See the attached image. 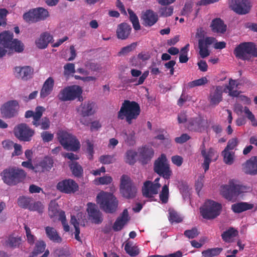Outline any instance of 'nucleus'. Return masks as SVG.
I'll return each mask as SVG.
<instances>
[{
    "label": "nucleus",
    "instance_id": "f257e3e1",
    "mask_svg": "<svg viewBox=\"0 0 257 257\" xmlns=\"http://www.w3.org/2000/svg\"><path fill=\"white\" fill-rule=\"evenodd\" d=\"M140 113V106L137 102L125 100L117 112V118L120 120L125 119L128 124H131L134 119L138 118Z\"/></svg>",
    "mask_w": 257,
    "mask_h": 257
},
{
    "label": "nucleus",
    "instance_id": "f03ea898",
    "mask_svg": "<svg viewBox=\"0 0 257 257\" xmlns=\"http://www.w3.org/2000/svg\"><path fill=\"white\" fill-rule=\"evenodd\" d=\"M252 187L237 183V181L232 179L229 181L228 184L222 186L221 194L229 201L234 200L240 194L251 192Z\"/></svg>",
    "mask_w": 257,
    "mask_h": 257
},
{
    "label": "nucleus",
    "instance_id": "7ed1b4c3",
    "mask_svg": "<svg viewBox=\"0 0 257 257\" xmlns=\"http://www.w3.org/2000/svg\"><path fill=\"white\" fill-rule=\"evenodd\" d=\"M4 182L10 186L18 184L24 181L26 173L22 169L11 167L4 169L1 173Z\"/></svg>",
    "mask_w": 257,
    "mask_h": 257
},
{
    "label": "nucleus",
    "instance_id": "20e7f679",
    "mask_svg": "<svg viewBox=\"0 0 257 257\" xmlns=\"http://www.w3.org/2000/svg\"><path fill=\"white\" fill-rule=\"evenodd\" d=\"M96 201L100 208L107 213H113L117 210L118 201L110 193L103 192L99 193L96 197Z\"/></svg>",
    "mask_w": 257,
    "mask_h": 257
},
{
    "label": "nucleus",
    "instance_id": "39448f33",
    "mask_svg": "<svg viewBox=\"0 0 257 257\" xmlns=\"http://www.w3.org/2000/svg\"><path fill=\"white\" fill-rule=\"evenodd\" d=\"M235 57L242 60H249L252 57H257V48L253 43L243 42L234 50Z\"/></svg>",
    "mask_w": 257,
    "mask_h": 257
},
{
    "label": "nucleus",
    "instance_id": "423d86ee",
    "mask_svg": "<svg viewBox=\"0 0 257 257\" xmlns=\"http://www.w3.org/2000/svg\"><path fill=\"white\" fill-rule=\"evenodd\" d=\"M82 89L78 85L67 86L61 89L58 95V99L61 101H72L76 98L79 101L83 100Z\"/></svg>",
    "mask_w": 257,
    "mask_h": 257
},
{
    "label": "nucleus",
    "instance_id": "0eeeda50",
    "mask_svg": "<svg viewBox=\"0 0 257 257\" xmlns=\"http://www.w3.org/2000/svg\"><path fill=\"white\" fill-rule=\"evenodd\" d=\"M57 135L60 144L65 150L76 152L80 149L79 141L71 134L65 131H60Z\"/></svg>",
    "mask_w": 257,
    "mask_h": 257
},
{
    "label": "nucleus",
    "instance_id": "6e6552de",
    "mask_svg": "<svg viewBox=\"0 0 257 257\" xmlns=\"http://www.w3.org/2000/svg\"><path fill=\"white\" fill-rule=\"evenodd\" d=\"M222 209L221 204L213 200L206 201L202 207L200 208V213L202 217L207 219H214L220 214Z\"/></svg>",
    "mask_w": 257,
    "mask_h": 257
},
{
    "label": "nucleus",
    "instance_id": "1a4fd4ad",
    "mask_svg": "<svg viewBox=\"0 0 257 257\" xmlns=\"http://www.w3.org/2000/svg\"><path fill=\"white\" fill-rule=\"evenodd\" d=\"M49 17L47 10L39 7L30 10L24 14L23 18L25 22L29 23H35L45 20Z\"/></svg>",
    "mask_w": 257,
    "mask_h": 257
},
{
    "label": "nucleus",
    "instance_id": "9d476101",
    "mask_svg": "<svg viewBox=\"0 0 257 257\" xmlns=\"http://www.w3.org/2000/svg\"><path fill=\"white\" fill-rule=\"evenodd\" d=\"M120 192L123 197L128 199L136 196L137 189L127 175H123L120 178Z\"/></svg>",
    "mask_w": 257,
    "mask_h": 257
},
{
    "label": "nucleus",
    "instance_id": "9b49d317",
    "mask_svg": "<svg viewBox=\"0 0 257 257\" xmlns=\"http://www.w3.org/2000/svg\"><path fill=\"white\" fill-rule=\"evenodd\" d=\"M154 171L160 176L165 179H170L172 172L170 169L166 155L162 154L155 161L154 165Z\"/></svg>",
    "mask_w": 257,
    "mask_h": 257
},
{
    "label": "nucleus",
    "instance_id": "f8f14e48",
    "mask_svg": "<svg viewBox=\"0 0 257 257\" xmlns=\"http://www.w3.org/2000/svg\"><path fill=\"white\" fill-rule=\"evenodd\" d=\"M13 132L16 138L20 141L26 142H30L35 134V131L25 123L15 126Z\"/></svg>",
    "mask_w": 257,
    "mask_h": 257
},
{
    "label": "nucleus",
    "instance_id": "ddd939ff",
    "mask_svg": "<svg viewBox=\"0 0 257 257\" xmlns=\"http://www.w3.org/2000/svg\"><path fill=\"white\" fill-rule=\"evenodd\" d=\"M19 108V104L17 100H10L1 106V112L3 117L11 118L17 115Z\"/></svg>",
    "mask_w": 257,
    "mask_h": 257
},
{
    "label": "nucleus",
    "instance_id": "4468645a",
    "mask_svg": "<svg viewBox=\"0 0 257 257\" xmlns=\"http://www.w3.org/2000/svg\"><path fill=\"white\" fill-rule=\"evenodd\" d=\"M56 189L60 192L70 194L78 190V184L73 179H64L59 181L56 185Z\"/></svg>",
    "mask_w": 257,
    "mask_h": 257
},
{
    "label": "nucleus",
    "instance_id": "2eb2a0df",
    "mask_svg": "<svg viewBox=\"0 0 257 257\" xmlns=\"http://www.w3.org/2000/svg\"><path fill=\"white\" fill-rule=\"evenodd\" d=\"M230 8L236 14L245 15L250 10V4L247 0H229Z\"/></svg>",
    "mask_w": 257,
    "mask_h": 257
},
{
    "label": "nucleus",
    "instance_id": "dca6fc26",
    "mask_svg": "<svg viewBox=\"0 0 257 257\" xmlns=\"http://www.w3.org/2000/svg\"><path fill=\"white\" fill-rule=\"evenodd\" d=\"M96 109L97 105L95 102L87 101L82 103L76 110L82 117H86L93 115L96 112Z\"/></svg>",
    "mask_w": 257,
    "mask_h": 257
},
{
    "label": "nucleus",
    "instance_id": "f3484780",
    "mask_svg": "<svg viewBox=\"0 0 257 257\" xmlns=\"http://www.w3.org/2000/svg\"><path fill=\"white\" fill-rule=\"evenodd\" d=\"M207 121L201 117L190 118L187 124L188 129L192 132L202 133L205 130Z\"/></svg>",
    "mask_w": 257,
    "mask_h": 257
},
{
    "label": "nucleus",
    "instance_id": "a211bd4d",
    "mask_svg": "<svg viewBox=\"0 0 257 257\" xmlns=\"http://www.w3.org/2000/svg\"><path fill=\"white\" fill-rule=\"evenodd\" d=\"M215 41V38L210 37H206L205 39H200L198 40L199 53L202 58H205L209 56L210 51L208 47Z\"/></svg>",
    "mask_w": 257,
    "mask_h": 257
},
{
    "label": "nucleus",
    "instance_id": "6ab92c4d",
    "mask_svg": "<svg viewBox=\"0 0 257 257\" xmlns=\"http://www.w3.org/2000/svg\"><path fill=\"white\" fill-rule=\"evenodd\" d=\"M87 211L89 218L93 223L95 224L101 223L103 220L101 213L94 203L89 202L87 204Z\"/></svg>",
    "mask_w": 257,
    "mask_h": 257
},
{
    "label": "nucleus",
    "instance_id": "aec40b11",
    "mask_svg": "<svg viewBox=\"0 0 257 257\" xmlns=\"http://www.w3.org/2000/svg\"><path fill=\"white\" fill-rule=\"evenodd\" d=\"M45 110V108L41 106H38L35 108V111L32 110H27L25 114L26 118L33 117L32 123L35 127H38L40 125V118L42 117L43 112Z\"/></svg>",
    "mask_w": 257,
    "mask_h": 257
},
{
    "label": "nucleus",
    "instance_id": "412c9836",
    "mask_svg": "<svg viewBox=\"0 0 257 257\" xmlns=\"http://www.w3.org/2000/svg\"><path fill=\"white\" fill-rule=\"evenodd\" d=\"M159 189V185L153 184V182L151 181H146L144 183L142 187V193L145 197L152 198L154 195L158 193Z\"/></svg>",
    "mask_w": 257,
    "mask_h": 257
},
{
    "label": "nucleus",
    "instance_id": "4be33fe9",
    "mask_svg": "<svg viewBox=\"0 0 257 257\" xmlns=\"http://www.w3.org/2000/svg\"><path fill=\"white\" fill-rule=\"evenodd\" d=\"M130 219L128 212L127 209L123 210L119 216H118L112 226V229L114 231L121 230L123 227L127 223Z\"/></svg>",
    "mask_w": 257,
    "mask_h": 257
},
{
    "label": "nucleus",
    "instance_id": "5701e85b",
    "mask_svg": "<svg viewBox=\"0 0 257 257\" xmlns=\"http://www.w3.org/2000/svg\"><path fill=\"white\" fill-rule=\"evenodd\" d=\"M53 160L51 157H45L41 161L36 164V173L50 171L53 166Z\"/></svg>",
    "mask_w": 257,
    "mask_h": 257
},
{
    "label": "nucleus",
    "instance_id": "b1692460",
    "mask_svg": "<svg viewBox=\"0 0 257 257\" xmlns=\"http://www.w3.org/2000/svg\"><path fill=\"white\" fill-rule=\"evenodd\" d=\"M142 20L145 26L151 27L157 23L158 16L153 10H147L142 14Z\"/></svg>",
    "mask_w": 257,
    "mask_h": 257
},
{
    "label": "nucleus",
    "instance_id": "393cba45",
    "mask_svg": "<svg viewBox=\"0 0 257 257\" xmlns=\"http://www.w3.org/2000/svg\"><path fill=\"white\" fill-rule=\"evenodd\" d=\"M223 89L221 86H217L210 92L209 100L210 105L216 106L222 100Z\"/></svg>",
    "mask_w": 257,
    "mask_h": 257
},
{
    "label": "nucleus",
    "instance_id": "a878e982",
    "mask_svg": "<svg viewBox=\"0 0 257 257\" xmlns=\"http://www.w3.org/2000/svg\"><path fill=\"white\" fill-rule=\"evenodd\" d=\"M132 31L131 26L126 23H122L119 24L116 31V36L118 39L126 40L129 37Z\"/></svg>",
    "mask_w": 257,
    "mask_h": 257
},
{
    "label": "nucleus",
    "instance_id": "bb28decb",
    "mask_svg": "<svg viewBox=\"0 0 257 257\" xmlns=\"http://www.w3.org/2000/svg\"><path fill=\"white\" fill-rule=\"evenodd\" d=\"M243 171L247 174H257V157H251L243 165Z\"/></svg>",
    "mask_w": 257,
    "mask_h": 257
},
{
    "label": "nucleus",
    "instance_id": "cd10ccee",
    "mask_svg": "<svg viewBox=\"0 0 257 257\" xmlns=\"http://www.w3.org/2000/svg\"><path fill=\"white\" fill-rule=\"evenodd\" d=\"M54 80L52 77H49L44 82L40 91V97L45 98L48 96L53 89Z\"/></svg>",
    "mask_w": 257,
    "mask_h": 257
},
{
    "label": "nucleus",
    "instance_id": "c85d7f7f",
    "mask_svg": "<svg viewBox=\"0 0 257 257\" xmlns=\"http://www.w3.org/2000/svg\"><path fill=\"white\" fill-rule=\"evenodd\" d=\"M53 39V36L48 32L43 33L41 34L38 40L36 41V45L39 49H45L48 44L52 41Z\"/></svg>",
    "mask_w": 257,
    "mask_h": 257
},
{
    "label": "nucleus",
    "instance_id": "c756f323",
    "mask_svg": "<svg viewBox=\"0 0 257 257\" xmlns=\"http://www.w3.org/2000/svg\"><path fill=\"white\" fill-rule=\"evenodd\" d=\"M8 35H10L12 38L10 41V42L7 43V45H5V49L6 50L7 48L13 49L17 52H22L24 50V44L20 41L17 39H13V34L12 33L8 31Z\"/></svg>",
    "mask_w": 257,
    "mask_h": 257
},
{
    "label": "nucleus",
    "instance_id": "7c9ffc66",
    "mask_svg": "<svg viewBox=\"0 0 257 257\" xmlns=\"http://www.w3.org/2000/svg\"><path fill=\"white\" fill-rule=\"evenodd\" d=\"M15 71L18 73V77L24 80H27L32 77L33 73V69L30 66L22 67H17Z\"/></svg>",
    "mask_w": 257,
    "mask_h": 257
},
{
    "label": "nucleus",
    "instance_id": "2f4dec72",
    "mask_svg": "<svg viewBox=\"0 0 257 257\" xmlns=\"http://www.w3.org/2000/svg\"><path fill=\"white\" fill-rule=\"evenodd\" d=\"M154 154V150L152 148L143 147L140 152V159L142 162L144 164H147L153 158Z\"/></svg>",
    "mask_w": 257,
    "mask_h": 257
},
{
    "label": "nucleus",
    "instance_id": "473e14b6",
    "mask_svg": "<svg viewBox=\"0 0 257 257\" xmlns=\"http://www.w3.org/2000/svg\"><path fill=\"white\" fill-rule=\"evenodd\" d=\"M211 27L213 32L223 34L226 31V26L220 18H216L212 20Z\"/></svg>",
    "mask_w": 257,
    "mask_h": 257
},
{
    "label": "nucleus",
    "instance_id": "72a5a7b5",
    "mask_svg": "<svg viewBox=\"0 0 257 257\" xmlns=\"http://www.w3.org/2000/svg\"><path fill=\"white\" fill-rule=\"evenodd\" d=\"M47 236L54 242L60 243L62 239L58 234L57 230L52 227L46 226L45 228Z\"/></svg>",
    "mask_w": 257,
    "mask_h": 257
},
{
    "label": "nucleus",
    "instance_id": "f704fd0d",
    "mask_svg": "<svg viewBox=\"0 0 257 257\" xmlns=\"http://www.w3.org/2000/svg\"><path fill=\"white\" fill-rule=\"evenodd\" d=\"M136 133L134 131H131L128 134L126 130H123L120 133L124 140V143L128 146H133L136 144Z\"/></svg>",
    "mask_w": 257,
    "mask_h": 257
},
{
    "label": "nucleus",
    "instance_id": "c9c22d12",
    "mask_svg": "<svg viewBox=\"0 0 257 257\" xmlns=\"http://www.w3.org/2000/svg\"><path fill=\"white\" fill-rule=\"evenodd\" d=\"M215 153V151L214 150L213 148H210L207 152L206 151L204 154H202V156L204 158V162L202 166L204 169L205 172L209 170L210 164Z\"/></svg>",
    "mask_w": 257,
    "mask_h": 257
},
{
    "label": "nucleus",
    "instance_id": "e433bc0d",
    "mask_svg": "<svg viewBox=\"0 0 257 257\" xmlns=\"http://www.w3.org/2000/svg\"><path fill=\"white\" fill-rule=\"evenodd\" d=\"M8 31H5L0 34V58L3 57L7 53V50L5 49V45L10 42L11 36L8 35Z\"/></svg>",
    "mask_w": 257,
    "mask_h": 257
},
{
    "label": "nucleus",
    "instance_id": "4c0bfd02",
    "mask_svg": "<svg viewBox=\"0 0 257 257\" xmlns=\"http://www.w3.org/2000/svg\"><path fill=\"white\" fill-rule=\"evenodd\" d=\"M253 207V204L244 202L235 203L231 205L232 211L237 213L251 209Z\"/></svg>",
    "mask_w": 257,
    "mask_h": 257
},
{
    "label": "nucleus",
    "instance_id": "58836bf2",
    "mask_svg": "<svg viewBox=\"0 0 257 257\" xmlns=\"http://www.w3.org/2000/svg\"><path fill=\"white\" fill-rule=\"evenodd\" d=\"M69 166L72 174L75 177L80 178L83 176V169L78 162H73Z\"/></svg>",
    "mask_w": 257,
    "mask_h": 257
},
{
    "label": "nucleus",
    "instance_id": "ea45409f",
    "mask_svg": "<svg viewBox=\"0 0 257 257\" xmlns=\"http://www.w3.org/2000/svg\"><path fill=\"white\" fill-rule=\"evenodd\" d=\"M238 235V231L233 227H230L228 229L224 231L221 234L222 239L225 242H230L232 238Z\"/></svg>",
    "mask_w": 257,
    "mask_h": 257
},
{
    "label": "nucleus",
    "instance_id": "a19ab883",
    "mask_svg": "<svg viewBox=\"0 0 257 257\" xmlns=\"http://www.w3.org/2000/svg\"><path fill=\"white\" fill-rule=\"evenodd\" d=\"M46 244L44 241L39 240L36 241L35 247L32 252V256H35L45 252Z\"/></svg>",
    "mask_w": 257,
    "mask_h": 257
},
{
    "label": "nucleus",
    "instance_id": "79ce46f5",
    "mask_svg": "<svg viewBox=\"0 0 257 257\" xmlns=\"http://www.w3.org/2000/svg\"><path fill=\"white\" fill-rule=\"evenodd\" d=\"M126 252L131 256H135L139 254L140 251L138 246L133 245V242L127 241L124 246Z\"/></svg>",
    "mask_w": 257,
    "mask_h": 257
},
{
    "label": "nucleus",
    "instance_id": "37998d69",
    "mask_svg": "<svg viewBox=\"0 0 257 257\" xmlns=\"http://www.w3.org/2000/svg\"><path fill=\"white\" fill-rule=\"evenodd\" d=\"M132 75L133 77H137L140 76L136 85H140L144 83L149 74L148 71H145L142 74V71L137 69H132L131 71Z\"/></svg>",
    "mask_w": 257,
    "mask_h": 257
},
{
    "label": "nucleus",
    "instance_id": "c03bdc74",
    "mask_svg": "<svg viewBox=\"0 0 257 257\" xmlns=\"http://www.w3.org/2000/svg\"><path fill=\"white\" fill-rule=\"evenodd\" d=\"M127 11L130 16V20L133 24L134 29L136 31L140 30L141 26L140 25L139 19L136 14L130 9H128Z\"/></svg>",
    "mask_w": 257,
    "mask_h": 257
},
{
    "label": "nucleus",
    "instance_id": "a18cd8bd",
    "mask_svg": "<svg viewBox=\"0 0 257 257\" xmlns=\"http://www.w3.org/2000/svg\"><path fill=\"white\" fill-rule=\"evenodd\" d=\"M222 156L223 157L224 162L227 165H231L234 162V152L232 151H229L224 150L222 152Z\"/></svg>",
    "mask_w": 257,
    "mask_h": 257
},
{
    "label": "nucleus",
    "instance_id": "49530a36",
    "mask_svg": "<svg viewBox=\"0 0 257 257\" xmlns=\"http://www.w3.org/2000/svg\"><path fill=\"white\" fill-rule=\"evenodd\" d=\"M222 250L221 247L208 248L203 250L202 254L204 257H213L219 255Z\"/></svg>",
    "mask_w": 257,
    "mask_h": 257
},
{
    "label": "nucleus",
    "instance_id": "de8ad7c7",
    "mask_svg": "<svg viewBox=\"0 0 257 257\" xmlns=\"http://www.w3.org/2000/svg\"><path fill=\"white\" fill-rule=\"evenodd\" d=\"M21 241L22 238L21 237H15L10 235L6 241V244L10 247L16 248L19 247L21 244Z\"/></svg>",
    "mask_w": 257,
    "mask_h": 257
},
{
    "label": "nucleus",
    "instance_id": "09e8293b",
    "mask_svg": "<svg viewBox=\"0 0 257 257\" xmlns=\"http://www.w3.org/2000/svg\"><path fill=\"white\" fill-rule=\"evenodd\" d=\"M59 205L55 202L51 201L49 206L48 213L50 218H52L57 215L59 216Z\"/></svg>",
    "mask_w": 257,
    "mask_h": 257
},
{
    "label": "nucleus",
    "instance_id": "8fccbe9b",
    "mask_svg": "<svg viewBox=\"0 0 257 257\" xmlns=\"http://www.w3.org/2000/svg\"><path fill=\"white\" fill-rule=\"evenodd\" d=\"M169 220L172 224L180 223L183 221V218L175 210H169Z\"/></svg>",
    "mask_w": 257,
    "mask_h": 257
},
{
    "label": "nucleus",
    "instance_id": "3c124183",
    "mask_svg": "<svg viewBox=\"0 0 257 257\" xmlns=\"http://www.w3.org/2000/svg\"><path fill=\"white\" fill-rule=\"evenodd\" d=\"M32 200V199L30 197L20 196L18 199V204L23 208L29 209Z\"/></svg>",
    "mask_w": 257,
    "mask_h": 257
},
{
    "label": "nucleus",
    "instance_id": "603ef678",
    "mask_svg": "<svg viewBox=\"0 0 257 257\" xmlns=\"http://www.w3.org/2000/svg\"><path fill=\"white\" fill-rule=\"evenodd\" d=\"M137 153L133 150H128L125 153V162L130 164L134 165L136 162Z\"/></svg>",
    "mask_w": 257,
    "mask_h": 257
},
{
    "label": "nucleus",
    "instance_id": "864d4df0",
    "mask_svg": "<svg viewBox=\"0 0 257 257\" xmlns=\"http://www.w3.org/2000/svg\"><path fill=\"white\" fill-rule=\"evenodd\" d=\"M160 199L162 203H167L169 198V188L168 185L163 186L162 191L159 195Z\"/></svg>",
    "mask_w": 257,
    "mask_h": 257
},
{
    "label": "nucleus",
    "instance_id": "5fc2aeb1",
    "mask_svg": "<svg viewBox=\"0 0 257 257\" xmlns=\"http://www.w3.org/2000/svg\"><path fill=\"white\" fill-rule=\"evenodd\" d=\"M174 8L172 6L163 7L160 8L159 13L161 17H168L173 13Z\"/></svg>",
    "mask_w": 257,
    "mask_h": 257
},
{
    "label": "nucleus",
    "instance_id": "6e6d98bb",
    "mask_svg": "<svg viewBox=\"0 0 257 257\" xmlns=\"http://www.w3.org/2000/svg\"><path fill=\"white\" fill-rule=\"evenodd\" d=\"M137 46V43L134 42L130 45L122 47L120 51L118 52V55H125L128 53L133 51L135 50Z\"/></svg>",
    "mask_w": 257,
    "mask_h": 257
},
{
    "label": "nucleus",
    "instance_id": "4d7b16f0",
    "mask_svg": "<svg viewBox=\"0 0 257 257\" xmlns=\"http://www.w3.org/2000/svg\"><path fill=\"white\" fill-rule=\"evenodd\" d=\"M207 82V79L205 77H203L200 79L189 82L188 85L189 88H193L195 86L203 85L206 84Z\"/></svg>",
    "mask_w": 257,
    "mask_h": 257
},
{
    "label": "nucleus",
    "instance_id": "13d9d810",
    "mask_svg": "<svg viewBox=\"0 0 257 257\" xmlns=\"http://www.w3.org/2000/svg\"><path fill=\"white\" fill-rule=\"evenodd\" d=\"M86 144V152L88 154L87 157L89 160H92L94 154V145L89 140L85 141Z\"/></svg>",
    "mask_w": 257,
    "mask_h": 257
},
{
    "label": "nucleus",
    "instance_id": "bf43d9fd",
    "mask_svg": "<svg viewBox=\"0 0 257 257\" xmlns=\"http://www.w3.org/2000/svg\"><path fill=\"white\" fill-rule=\"evenodd\" d=\"M58 219L61 221L65 231L68 232L70 230L69 226L67 222L65 212L60 211Z\"/></svg>",
    "mask_w": 257,
    "mask_h": 257
},
{
    "label": "nucleus",
    "instance_id": "052dcab7",
    "mask_svg": "<svg viewBox=\"0 0 257 257\" xmlns=\"http://www.w3.org/2000/svg\"><path fill=\"white\" fill-rule=\"evenodd\" d=\"M24 228L28 243L30 245L34 244L36 239L35 236L32 234L30 228L27 225H25Z\"/></svg>",
    "mask_w": 257,
    "mask_h": 257
},
{
    "label": "nucleus",
    "instance_id": "680f3d73",
    "mask_svg": "<svg viewBox=\"0 0 257 257\" xmlns=\"http://www.w3.org/2000/svg\"><path fill=\"white\" fill-rule=\"evenodd\" d=\"M44 206L40 202H36L33 204H30L29 210L33 211H37L39 213H42L43 211Z\"/></svg>",
    "mask_w": 257,
    "mask_h": 257
},
{
    "label": "nucleus",
    "instance_id": "e2e57ef3",
    "mask_svg": "<svg viewBox=\"0 0 257 257\" xmlns=\"http://www.w3.org/2000/svg\"><path fill=\"white\" fill-rule=\"evenodd\" d=\"M199 234V232L196 227L192 228L191 229L186 230L184 232L185 236L191 239L197 237Z\"/></svg>",
    "mask_w": 257,
    "mask_h": 257
},
{
    "label": "nucleus",
    "instance_id": "0e129e2a",
    "mask_svg": "<svg viewBox=\"0 0 257 257\" xmlns=\"http://www.w3.org/2000/svg\"><path fill=\"white\" fill-rule=\"evenodd\" d=\"M193 4L191 2L186 3L181 12V15L188 16L192 11Z\"/></svg>",
    "mask_w": 257,
    "mask_h": 257
},
{
    "label": "nucleus",
    "instance_id": "69168bd1",
    "mask_svg": "<svg viewBox=\"0 0 257 257\" xmlns=\"http://www.w3.org/2000/svg\"><path fill=\"white\" fill-rule=\"evenodd\" d=\"M50 125V121L47 117H44L40 118V125L42 130H46L49 128Z\"/></svg>",
    "mask_w": 257,
    "mask_h": 257
},
{
    "label": "nucleus",
    "instance_id": "338daca9",
    "mask_svg": "<svg viewBox=\"0 0 257 257\" xmlns=\"http://www.w3.org/2000/svg\"><path fill=\"white\" fill-rule=\"evenodd\" d=\"M237 139L232 138L228 141L227 146L225 148L224 150H228L229 151H232L235 148V147L237 145Z\"/></svg>",
    "mask_w": 257,
    "mask_h": 257
},
{
    "label": "nucleus",
    "instance_id": "774afa93",
    "mask_svg": "<svg viewBox=\"0 0 257 257\" xmlns=\"http://www.w3.org/2000/svg\"><path fill=\"white\" fill-rule=\"evenodd\" d=\"M100 162L104 164H109L113 163L114 159L112 156L103 155L100 157Z\"/></svg>",
    "mask_w": 257,
    "mask_h": 257
}]
</instances>
